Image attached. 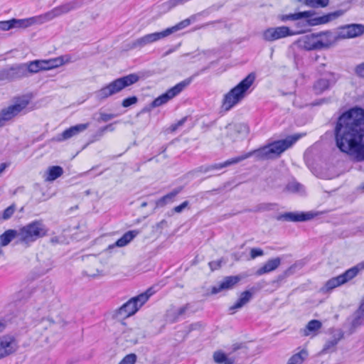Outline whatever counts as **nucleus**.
Returning <instances> with one entry per match:
<instances>
[{"mask_svg": "<svg viewBox=\"0 0 364 364\" xmlns=\"http://www.w3.org/2000/svg\"><path fill=\"white\" fill-rule=\"evenodd\" d=\"M336 145L348 155L353 154L364 143V109L353 107L344 112L335 127Z\"/></svg>", "mask_w": 364, "mask_h": 364, "instance_id": "nucleus-1", "label": "nucleus"}, {"mask_svg": "<svg viewBox=\"0 0 364 364\" xmlns=\"http://www.w3.org/2000/svg\"><path fill=\"white\" fill-rule=\"evenodd\" d=\"M299 135L287 136L286 139L275 141L258 149L253 150L241 156L228 159L223 163L215 164L203 168L204 172L219 170L230 165L236 164L252 156H255L258 160L272 159L278 157L285 150L292 146L299 139ZM203 168V167H201Z\"/></svg>", "mask_w": 364, "mask_h": 364, "instance_id": "nucleus-2", "label": "nucleus"}, {"mask_svg": "<svg viewBox=\"0 0 364 364\" xmlns=\"http://www.w3.org/2000/svg\"><path fill=\"white\" fill-rule=\"evenodd\" d=\"M82 4V1L74 0L55 7L52 10L38 16L23 19L11 18L8 21H0V31H9L14 28H26L33 24L43 23L63 14H67L72 10L77 9L80 8Z\"/></svg>", "mask_w": 364, "mask_h": 364, "instance_id": "nucleus-3", "label": "nucleus"}, {"mask_svg": "<svg viewBox=\"0 0 364 364\" xmlns=\"http://www.w3.org/2000/svg\"><path fill=\"white\" fill-rule=\"evenodd\" d=\"M255 77L249 74L238 85L227 92L222 100V109L228 112L239 104L247 95L248 90L253 84Z\"/></svg>", "mask_w": 364, "mask_h": 364, "instance_id": "nucleus-4", "label": "nucleus"}, {"mask_svg": "<svg viewBox=\"0 0 364 364\" xmlns=\"http://www.w3.org/2000/svg\"><path fill=\"white\" fill-rule=\"evenodd\" d=\"M139 80V76L136 73H131L117 78L96 91L95 96L99 101L105 100L119 93L124 88L135 84Z\"/></svg>", "mask_w": 364, "mask_h": 364, "instance_id": "nucleus-5", "label": "nucleus"}, {"mask_svg": "<svg viewBox=\"0 0 364 364\" xmlns=\"http://www.w3.org/2000/svg\"><path fill=\"white\" fill-rule=\"evenodd\" d=\"M18 243L29 246L47 235L48 229L42 220H36L18 229Z\"/></svg>", "mask_w": 364, "mask_h": 364, "instance_id": "nucleus-6", "label": "nucleus"}, {"mask_svg": "<svg viewBox=\"0 0 364 364\" xmlns=\"http://www.w3.org/2000/svg\"><path fill=\"white\" fill-rule=\"evenodd\" d=\"M154 293L152 288L129 299L126 303L115 311V316L127 318L134 315Z\"/></svg>", "mask_w": 364, "mask_h": 364, "instance_id": "nucleus-7", "label": "nucleus"}, {"mask_svg": "<svg viewBox=\"0 0 364 364\" xmlns=\"http://www.w3.org/2000/svg\"><path fill=\"white\" fill-rule=\"evenodd\" d=\"M70 62L69 55H62L49 60H36L25 63L28 73H36L42 70H52Z\"/></svg>", "mask_w": 364, "mask_h": 364, "instance_id": "nucleus-8", "label": "nucleus"}, {"mask_svg": "<svg viewBox=\"0 0 364 364\" xmlns=\"http://www.w3.org/2000/svg\"><path fill=\"white\" fill-rule=\"evenodd\" d=\"M31 97L23 95L17 97L14 105L4 108L0 112V126H4L6 122L12 119L23 111L29 104Z\"/></svg>", "mask_w": 364, "mask_h": 364, "instance_id": "nucleus-9", "label": "nucleus"}, {"mask_svg": "<svg viewBox=\"0 0 364 364\" xmlns=\"http://www.w3.org/2000/svg\"><path fill=\"white\" fill-rule=\"evenodd\" d=\"M362 269H364V262L348 269L344 273L328 279L324 285V289L326 291H328L347 283L355 277Z\"/></svg>", "mask_w": 364, "mask_h": 364, "instance_id": "nucleus-10", "label": "nucleus"}, {"mask_svg": "<svg viewBox=\"0 0 364 364\" xmlns=\"http://www.w3.org/2000/svg\"><path fill=\"white\" fill-rule=\"evenodd\" d=\"M191 82V79H186L168 89L165 93L156 97L151 103V107H156L167 103L169 100L181 93Z\"/></svg>", "mask_w": 364, "mask_h": 364, "instance_id": "nucleus-11", "label": "nucleus"}, {"mask_svg": "<svg viewBox=\"0 0 364 364\" xmlns=\"http://www.w3.org/2000/svg\"><path fill=\"white\" fill-rule=\"evenodd\" d=\"M27 76V68L24 63L16 65L0 71L1 80L14 81Z\"/></svg>", "mask_w": 364, "mask_h": 364, "instance_id": "nucleus-12", "label": "nucleus"}, {"mask_svg": "<svg viewBox=\"0 0 364 364\" xmlns=\"http://www.w3.org/2000/svg\"><path fill=\"white\" fill-rule=\"evenodd\" d=\"M291 35H293V32L289 28L282 26L265 29L262 33V37L265 41L272 42Z\"/></svg>", "mask_w": 364, "mask_h": 364, "instance_id": "nucleus-13", "label": "nucleus"}, {"mask_svg": "<svg viewBox=\"0 0 364 364\" xmlns=\"http://www.w3.org/2000/svg\"><path fill=\"white\" fill-rule=\"evenodd\" d=\"M165 38L163 31L161 32H155L146 34L141 38H139L128 46L129 49L141 48L150 43L158 41Z\"/></svg>", "mask_w": 364, "mask_h": 364, "instance_id": "nucleus-14", "label": "nucleus"}, {"mask_svg": "<svg viewBox=\"0 0 364 364\" xmlns=\"http://www.w3.org/2000/svg\"><path fill=\"white\" fill-rule=\"evenodd\" d=\"M191 308V305L190 303H187L180 307L171 306L166 313V321L173 323L178 322L181 319L185 318L186 315Z\"/></svg>", "mask_w": 364, "mask_h": 364, "instance_id": "nucleus-15", "label": "nucleus"}, {"mask_svg": "<svg viewBox=\"0 0 364 364\" xmlns=\"http://www.w3.org/2000/svg\"><path fill=\"white\" fill-rule=\"evenodd\" d=\"M227 136L232 141H235L245 136L249 132V127L244 123L230 124L225 127Z\"/></svg>", "mask_w": 364, "mask_h": 364, "instance_id": "nucleus-16", "label": "nucleus"}, {"mask_svg": "<svg viewBox=\"0 0 364 364\" xmlns=\"http://www.w3.org/2000/svg\"><path fill=\"white\" fill-rule=\"evenodd\" d=\"M364 325V311L358 309L353 314L351 318H348L347 322L344 324V328H346V333L348 335L353 334L358 328Z\"/></svg>", "mask_w": 364, "mask_h": 364, "instance_id": "nucleus-17", "label": "nucleus"}, {"mask_svg": "<svg viewBox=\"0 0 364 364\" xmlns=\"http://www.w3.org/2000/svg\"><path fill=\"white\" fill-rule=\"evenodd\" d=\"M4 325L0 323V333L3 331ZM16 343L11 336H4L0 339V359L12 353L16 348Z\"/></svg>", "mask_w": 364, "mask_h": 364, "instance_id": "nucleus-18", "label": "nucleus"}, {"mask_svg": "<svg viewBox=\"0 0 364 364\" xmlns=\"http://www.w3.org/2000/svg\"><path fill=\"white\" fill-rule=\"evenodd\" d=\"M336 80L335 75L330 73L324 77L318 79L313 85V90L316 95H321L335 85Z\"/></svg>", "mask_w": 364, "mask_h": 364, "instance_id": "nucleus-19", "label": "nucleus"}, {"mask_svg": "<svg viewBox=\"0 0 364 364\" xmlns=\"http://www.w3.org/2000/svg\"><path fill=\"white\" fill-rule=\"evenodd\" d=\"M364 33L363 24H348L342 27L338 33V38H352L358 37Z\"/></svg>", "mask_w": 364, "mask_h": 364, "instance_id": "nucleus-20", "label": "nucleus"}, {"mask_svg": "<svg viewBox=\"0 0 364 364\" xmlns=\"http://www.w3.org/2000/svg\"><path fill=\"white\" fill-rule=\"evenodd\" d=\"M316 41L319 50L326 49L333 46L338 38L331 31H324L316 33Z\"/></svg>", "mask_w": 364, "mask_h": 364, "instance_id": "nucleus-21", "label": "nucleus"}, {"mask_svg": "<svg viewBox=\"0 0 364 364\" xmlns=\"http://www.w3.org/2000/svg\"><path fill=\"white\" fill-rule=\"evenodd\" d=\"M298 46L306 50H318L319 47L316 41V33H311L300 37L296 41Z\"/></svg>", "mask_w": 364, "mask_h": 364, "instance_id": "nucleus-22", "label": "nucleus"}, {"mask_svg": "<svg viewBox=\"0 0 364 364\" xmlns=\"http://www.w3.org/2000/svg\"><path fill=\"white\" fill-rule=\"evenodd\" d=\"M90 126V123L78 124L75 126L70 127V128L63 131L61 134L58 136V141H62L68 140L75 136L78 135L80 133L85 131Z\"/></svg>", "mask_w": 364, "mask_h": 364, "instance_id": "nucleus-23", "label": "nucleus"}, {"mask_svg": "<svg viewBox=\"0 0 364 364\" xmlns=\"http://www.w3.org/2000/svg\"><path fill=\"white\" fill-rule=\"evenodd\" d=\"M317 215L316 213L309 211V212H301V213H286L281 216V218H283L285 220L292 221V222H303L308 221L313 219L315 216Z\"/></svg>", "mask_w": 364, "mask_h": 364, "instance_id": "nucleus-24", "label": "nucleus"}, {"mask_svg": "<svg viewBox=\"0 0 364 364\" xmlns=\"http://www.w3.org/2000/svg\"><path fill=\"white\" fill-rule=\"evenodd\" d=\"M256 291L257 289L253 287L250 290L242 291L235 304L229 308L231 314H234L237 309L242 308L250 302Z\"/></svg>", "mask_w": 364, "mask_h": 364, "instance_id": "nucleus-25", "label": "nucleus"}, {"mask_svg": "<svg viewBox=\"0 0 364 364\" xmlns=\"http://www.w3.org/2000/svg\"><path fill=\"white\" fill-rule=\"evenodd\" d=\"M256 291L257 289L253 287L250 290L242 291L235 304L229 308L231 314H234L237 309L242 308L250 302Z\"/></svg>", "mask_w": 364, "mask_h": 364, "instance_id": "nucleus-26", "label": "nucleus"}, {"mask_svg": "<svg viewBox=\"0 0 364 364\" xmlns=\"http://www.w3.org/2000/svg\"><path fill=\"white\" fill-rule=\"evenodd\" d=\"M139 234L137 230H129L125 232L122 237L117 240L114 243L109 245L106 251L111 252L116 247H122L127 245Z\"/></svg>", "mask_w": 364, "mask_h": 364, "instance_id": "nucleus-27", "label": "nucleus"}, {"mask_svg": "<svg viewBox=\"0 0 364 364\" xmlns=\"http://www.w3.org/2000/svg\"><path fill=\"white\" fill-rule=\"evenodd\" d=\"M239 281L237 276L226 277L218 285L213 287L211 293L215 294L223 290L232 289Z\"/></svg>", "mask_w": 364, "mask_h": 364, "instance_id": "nucleus-28", "label": "nucleus"}, {"mask_svg": "<svg viewBox=\"0 0 364 364\" xmlns=\"http://www.w3.org/2000/svg\"><path fill=\"white\" fill-rule=\"evenodd\" d=\"M196 16L193 15L190 18H186L181 22L178 23L175 26L167 28L166 29L164 30V34L165 36V38L171 35L172 33L177 32L180 30H182L186 27H188L191 23L192 21H195Z\"/></svg>", "mask_w": 364, "mask_h": 364, "instance_id": "nucleus-29", "label": "nucleus"}, {"mask_svg": "<svg viewBox=\"0 0 364 364\" xmlns=\"http://www.w3.org/2000/svg\"><path fill=\"white\" fill-rule=\"evenodd\" d=\"M281 264V259L275 257L269 259L262 267L257 269V275H262L275 270Z\"/></svg>", "mask_w": 364, "mask_h": 364, "instance_id": "nucleus-30", "label": "nucleus"}, {"mask_svg": "<svg viewBox=\"0 0 364 364\" xmlns=\"http://www.w3.org/2000/svg\"><path fill=\"white\" fill-rule=\"evenodd\" d=\"M181 191H182V188L181 187L175 188L171 192L167 193L166 195H165L163 197H161V198H159L156 201V205L157 206H160V207H163L165 205H166L167 203H170L173 202L175 197L179 193H181Z\"/></svg>", "mask_w": 364, "mask_h": 364, "instance_id": "nucleus-31", "label": "nucleus"}, {"mask_svg": "<svg viewBox=\"0 0 364 364\" xmlns=\"http://www.w3.org/2000/svg\"><path fill=\"white\" fill-rule=\"evenodd\" d=\"M343 334L344 333L341 329L335 331L332 338L326 341L323 350L327 351L331 349L332 348L335 347L338 344L339 341H341L343 338Z\"/></svg>", "mask_w": 364, "mask_h": 364, "instance_id": "nucleus-32", "label": "nucleus"}, {"mask_svg": "<svg viewBox=\"0 0 364 364\" xmlns=\"http://www.w3.org/2000/svg\"><path fill=\"white\" fill-rule=\"evenodd\" d=\"M18 230H8L5 231L0 235V245L1 246H6L14 238L18 240ZM16 242H18V240Z\"/></svg>", "mask_w": 364, "mask_h": 364, "instance_id": "nucleus-33", "label": "nucleus"}, {"mask_svg": "<svg viewBox=\"0 0 364 364\" xmlns=\"http://www.w3.org/2000/svg\"><path fill=\"white\" fill-rule=\"evenodd\" d=\"M63 173V169L59 166H53L48 168L46 172L45 180L46 181H53L61 176Z\"/></svg>", "mask_w": 364, "mask_h": 364, "instance_id": "nucleus-34", "label": "nucleus"}, {"mask_svg": "<svg viewBox=\"0 0 364 364\" xmlns=\"http://www.w3.org/2000/svg\"><path fill=\"white\" fill-rule=\"evenodd\" d=\"M313 15V13L310 11H303V12H298L295 14H290L284 15L282 17V20L285 21H296L301 18H309Z\"/></svg>", "mask_w": 364, "mask_h": 364, "instance_id": "nucleus-35", "label": "nucleus"}, {"mask_svg": "<svg viewBox=\"0 0 364 364\" xmlns=\"http://www.w3.org/2000/svg\"><path fill=\"white\" fill-rule=\"evenodd\" d=\"M213 360L218 364H233L235 360L233 358H228L222 351H215L213 353Z\"/></svg>", "mask_w": 364, "mask_h": 364, "instance_id": "nucleus-36", "label": "nucleus"}, {"mask_svg": "<svg viewBox=\"0 0 364 364\" xmlns=\"http://www.w3.org/2000/svg\"><path fill=\"white\" fill-rule=\"evenodd\" d=\"M285 190L293 193L303 194L304 193L303 185L296 181H289L287 184Z\"/></svg>", "mask_w": 364, "mask_h": 364, "instance_id": "nucleus-37", "label": "nucleus"}, {"mask_svg": "<svg viewBox=\"0 0 364 364\" xmlns=\"http://www.w3.org/2000/svg\"><path fill=\"white\" fill-rule=\"evenodd\" d=\"M322 326V323L318 320H311L310 321L306 328L303 330V334L304 336H309L311 332H316L319 330Z\"/></svg>", "mask_w": 364, "mask_h": 364, "instance_id": "nucleus-38", "label": "nucleus"}, {"mask_svg": "<svg viewBox=\"0 0 364 364\" xmlns=\"http://www.w3.org/2000/svg\"><path fill=\"white\" fill-rule=\"evenodd\" d=\"M306 356L307 352L305 350H302L300 352L293 355L289 358L287 364H301Z\"/></svg>", "mask_w": 364, "mask_h": 364, "instance_id": "nucleus-39", "label": "nucleus"}, {"mask_svg": "<svg viewBox=\"0 0 364 364\" xmlns=\"http://www.w3.org/2000/svg\"><path fill=\"white\" fill-rule=\"evenodd\" d=\"M113 131L114 127L112 124H107L103 127L100 128L95 134L92 136V139L91 140V142H94L95 141L99 140L105 134L106 131Z\"/></svg>", "mask_w": 364, "mask_h": 364, "instance_id": "nucleus-40", "label": "nucleus"}, {"mask_svg": "<svg viewBox=\"0 0 364 364\" xmlns=\"http://www.w3.org/2000/svg\"><path fill=\"white\" fill-rule=\"evenodd\" d=\"M304 3L306 6L310 7L323 8L328 4L329 0H305Z\"/></svg>", "mask_w": 364, "mask_h": 364, "instance_id": "nucleus-41", "label": "nucleus"}, {"mask_svg": "<svg viewBox=\"0 0 364 364\" xmlns=\"http://www.w3.org/2000/svg\"><path fill=\"white\" fill-rule=\"evenodd\" d=\"M350 156L358 161H364V143Z\"/></svg>", "mask_w": 364, "mask_h": 364, "instance_id": "nucleus-42", "label": "nucleus"}, {"mask_svg": "<svg viewBox=\"0 0 364 364\" xmlns=\"http://www.w3.org/2000/svg\"><path fill=\"white\" fill-rule=\"evenodd\" d=\"M136 361V355L134 353L126 355L119 364H134Z\"/></svg>", "mask_w": 364, "mask_h": 364, "instance_id": "nucleus-43", "label": "nucleus"}, {"mask_svg": "<svg viewBox=\"0 0 364 364\" xmlns=\"http://www.w3.org/2000/svg\"><path fill=\"white\" fill-rule=\"evenodd\" d=\"M138 102V98L136 96L129 97L122 100V106L123 107H128L131 105L136 104Z\"/></svg>", "mask_w": 364, "mask_h": 364, "instance_id": "nucleus-44", "label": "nucleus"}, {"mask_svg": "<svg viewBox=\"0 0 364 364\" xmlns=\"http://www.w3.org/2000/svg\"><path fill=\"white\" fill-rule=\"evenodd\" d=\"M336 16V14H329L328 15H325V16H321L318 18L316 19V24H322V23H326L328 21H330L333 17Z\"/></svg>", "mask_w": 364, "mask_h": 364, "instance_id": "nucleus-45", "label": "nucleus"}, {"mask_svg": "<svg viewBox=\"0 0 364 364\" xmlns=\"http://www.w3.org/2000/svg\"><path fill=\"white\" fill-rule=\"evenodd\" d=\"M14 211H15V208L14 205H10L7 208H6L4 210L3 214H2L3 219L8 220L9 218H10L12 216V215L14 213Z\"/></svg>", "mask_w": 364, "mask_h": 364, "instance_id": "nucleus-46", "label": "nucleus"}, {"mask_svg": "<svg viewBox=\"0 0 364 364\" xmlns=\"http://www.w3.org/2000/svg\"><path fill=\"white\" fill-rule=\"evenodd\" d=\"M355 73L359 77L364 78V62L355 66Z\"/></svg>", "mask_w": 364, "mask_h": 364, "instance_id": "nucleus-47", "label": "nucleus"}, {"mask_svg": "<svg viewBox=\"0 0 364 364\" xmlns=\"http://www.w3.org/2000/svg\"><path fill=\"white\" fill-rule=\"evenodd\" d=\"M189 205V202L188 200L183 201L181 205L174 207L172 210L173 213H181L186 208H187Z\"/></svg>", "mask_w": 364, "mask_h": 364, "instance_id": "nucleus-48", "label": "nucleus"}, {"mask_svg": "<svg viewBox=\"0 0 364 364\" xmlns=\"http://www.w3.org/2000/svg\"><path fill=\"white\" fill-rule=\"evenodd\" d=\"M264 255V251L260 248H252L250 250V257L251 259H255L257 257L262 256Z\"/></svg>", "mask_w": 364, "mask_h": 364, "instance_id": "nucleus-49", "label": "nucleus"}, {"mask_svg": "<svg viewBox=\"0 0 364 364\" xmlns=\"http://www.w3.org/2000/svg\"><path fill=\"white\" fill-rule=\"evenodd\" d=\"M114 117V114H107V113H100V118L98 119V122H107Z\"/></svg>", "mask_w": 364, "mask_h": 364, "instance_id": "nucleus-50", "label": "nucleus"}, {"mask_svg": "<svg viewBox=\"0 0 364 364\" xmlns=\"http://www.w3.org/2000/svg\"><path fill=\"white\" fill-rule=\"evenodd\" d=\"M222 259L216 260V261H212L209 262V267L211 269L212 271H214L215 269H218L220 267Z\"/></svg>", "mask_w": 364, "mask_h": 364, "instance_id": "nucleus-51", "label": "nucleus"}, {"mask_svg": "<svg viewBox=\"0 0 364 364\" xmlns=\"http://www.w3.org/2000/svg\"><path fill=\"white\" fill-rule=\"evenodd\" d=\"M186 121V117H183L181 119H180L179 121H178L176 123L172 124L171 127V131H173V132L176 131L178 127L183 126Z\"/></svg>", "mask_w": 364, "mask_h": 364, "instance_id": "nucleus-52", "label": "nucleus"}, {"mask_svg": "<svg viewBox=\"0 0 364 364\" xmlns=\"http://www.w3.org/2000/svg\"><path fill=\"white\" fill-rule=\"evenodd\" d=\"M291 274V269H287L283 274H280L277 277V281L280 282L284 279L286 277L289 276Z\"/></svg>", "mask_w": 364, "mask_h": 364, "instance_id": "nucleus-53", "label": "nucleus"}, {"mask_svg": "<svg viewBox=\"0 0 364 364\" xmlns=\"http://www.w3.org/2000/svg\"><path fill=\"white\" fill-rule=\"evenodd\" d=\"M168 226V223L166 220H162L161 221H160L159 223H158L156 224V227L158 228H164V227H167Z\"/></svg>", "mask_w": 364, "mask_h": 364, "instance_id": "nucleus-54", "label": "nucleus"}, {"mask_svg": "<svg viewBox=\"0 0 364 364\" xmlns=\"http://www.w3.org/2000/svg\"><path fill=\"white\" fill-rule=\"evenodd\" d=\"M9 166V163H1L0 164V175L5 171V169Z\"/></svg>", "mask_w": 364, "mask_h": 364, "instance_id": "nucleus-55", "label": "nucleus"}, {"mask_svg": "<svg viewBox=\"0 0 364 364\" xmlns=\"http://www.w3.org/2000/svg\"><path fill=\"white\" fill-rule=\"evenodd\" d=\"M50 242L53 244H56L59 242V238L58 237H53L50 238Z\"/></svg>", "mask_w": 364, "mask_h": 364, "instance_id": "nucleus-56", "label": "nucleus"}, {"mask_svg": "<svg viewBox=\"0 0 364 364\" xmlns=\"http://www.w3.org/2000/svg\"><path fill=\"white\" fill-rule=\"evenodd\" d=\"M358 309L364 311V299L362 300Z\"/></svg>", "mask_w": 364, "mask_h": 364, "instance_id": "nucleus-57", "label": "nucleus"}, {"mask_svg": "<svg viewBox=\"0 0 364 364\" xmlns=\"http://www.w3.org/2000/svg\"><path fill=\"white\" fill-rule=\"evenodd\" d=\"M147 206V203L146 202H143L141 204V208H145Z\"/></svg>", "mask_w": 364, "mask_h": 364, "instance_id": "nucleus-58", "label": "nucleus"}, {"mask_svg": "<svg viewBox=\"0 0 364 364\" xmlns=\"http://www.w3.org/2000/svg\"><path fill=\"white\" fill-rule=\"evenodd\" d=\"M197 325H198L197 323H196V324H192V325H191L192 328H194V327H195V326H196Z\"/></svg>", "mask_w": 364, "mask_h": 364, "instance_id": "nucleus-59", "label": "nucleus"}, {"mask_svg": "<svg viewBox=\"0 0 364 364\" xmlns=\"http://www.w3.org/2000/svg\"><path fill=\"white\" fill-rule=\"evenodd\" d=\"M360 188L364 191V184L360 186Z\"/></svg>", "mask_w": 364, "mask_h": 364, "instance_id": "nucleus-60", "label": "nucleus"}, {"mask_svg": "<svg viewBox=\"0 0 364 364\" xmlns=\"http://www.w3.org/2000/svg\"><path fill=\"white\" fill-rule=\"evenodd\" d=\"M165 151H166V148H164L162 152H164Z\"/></svg>", "mask_w": 364, "mask_h": 364, "instance_id": "nucleus-61", "label": "nucleus"}, {"mask_svg": "<svg viewBox=\"0 0 364 364\" xmlns=\"http://www.w3.org/2000/svg\"><path fill=\"white\" fill-rule=\"evenodd\" d=\"M2 253V250L0 248V255Z\"/></svg>", "mask_w": 364, "mask_h": 364, "instance_id": "nucleus-62", "label": "nucleus"}]
</instances>
